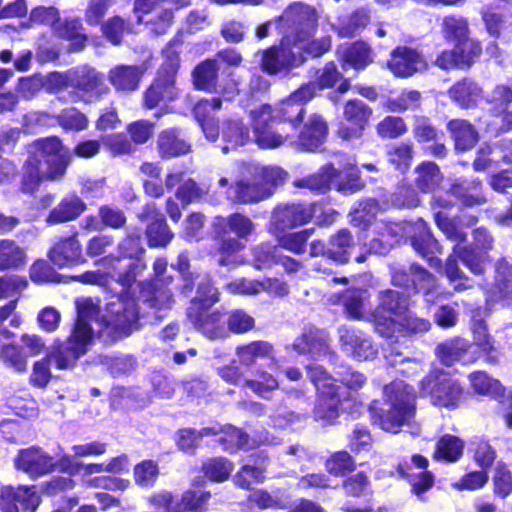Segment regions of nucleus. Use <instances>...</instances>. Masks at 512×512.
<instances>
[{
  "label": "nucleus",
  "instance_id": "f257e3e1",
  "mask_svg": "<svg viewBox=\"0 0 512 512\" xmlns=\"http://www.w3.org/2000/svg\"><path fill=\"white\" fill-rule=\"evenodd\" d=\"M94 313L95 309L90 300L78 302V319L67 342L52 347L45 358L33 364L30 375V383L33 386L44 388L48 385L52 377L49 367L51 361H54L59 369H68L86 353L91 342V329L87 326V319Z\"/></svg>",
  "mask_w": 512,
  "mask_h": 512
},
{
  "label": "nucleus",
  "instance_id": "f03ea898",
  "mask_svg": "<svg viewBox=\"0 0 512 512\" xmlns=\"http://www.w3.org/2000/svg\"><path fill=\"white\" fill-rule=\"evenodd\" d=\"M90 300L95 313L87 319V326L91 329V339L95 334H107L111 339L130 335L138 329L139 312L133 298L115 297L107 303L105 312L100 314L97 304L91 298H81L76 301Z\"/></svg>",
  "mask_w": 512,
  "mask_h": 512
},
{
  "label": "nucleus",
  "instance_id": "7ed1b4c3",
  "mask_svg": "<svg viewBox=\"0 0 512 512\" xmlns=\"http://www.w3.org/2000/svg\"><path fill=\"white\" fill-rule=\"evenodd\" d=\"M384 396L388 408L379 415L378 423L383 430L396 433L414 417L413 388L397 380L384 387Z\"/></svg>",
  "mask_w": 512,
  "mask_h": 512
},
{
  "label": "nucleus",
  "instance_id": "20e7f679",
  "mask_svg": "<svg viewBox=\"0 0 512 512\" xmlns=\"http://www.w3.org/2000/svg\"><path fill=\"white\" fill-rule=\"evenodd\" d=\"M118 254H109L102 257L98 264L112 269L113 277L117 276V282L122 286H130L137 273L146 268V264L139 258L144 249L141 246L139 235H128L118 245Z\"/></svg>",
  "mask_w": 512,
  "mask_h": 512
},
{
  "label": "nucleus",
  "instance_id": "39448f33",
  "mask_svg": "<svg viewBox=\"0 0 512 512\" xmlns=\"http://www.w3.org/2000/svg\"><path fill=\"white\" fill-rule=\"evenodd\" d=\"M15 466L31 477H39L56 469L73 475L79 470L81 464L68 454L55 459L40 448L30 447L19 452L15 459Z\"/></svg>",
  "mask_w": 512,
  "mask_h": 512
},
{
  "label": "nucleus",
  "instance_id": "423d86ee",
  "mask_svg": "<svg viewBox=\"0 0 512 512\" xmlns=\"http://www.w3.org/2000/svg\"><path fill=\"white\" fill-rule=\"evenodd\" d=\"M251 118L255 141L261 148L272 149L285 144L293 146L296 143L295 133L285 123L279 122L275 125L271 106L260 105L251 111Z\"/></svg>",
  "mask_w": 512,
  "mask_h": 512
},
{
  "label": "nucleus",
  "instance_id": "0eeeda50",
  "mask_svg": "<svg viewBox=\"0 0 512 512\" xmlns=\"http://www.w3.org/2000/svg\"><path fill=\"white\" fill-rule=\"evenodd\" d=\"M295 185L319 192L327 191L330 185H334L338 191L344 193L354 192L360 188L357 169L352 164L343 168H335L333 165L324 166L317 174L297 181Z\"/></svg>",
  "mask_w": 512,
  "mask_h": 512
},
{
  "label": "nucleus",
  "instance_id": "6e6552de",
  "mask_svg": "<svg viewBox=\"0 0 512 512\" xmlns=\"http://www.w3.org/2000/svg\"><path fill=\"white\" fill-rule=\"evenodd\" d=\"M408 311L407 298L396 291H385L381 294L380 307L374 315L376 332L387 339L401 332L404 323L400 321Z\"/></svg>",
  "mask_w": 512,
  "mask_h": 512
},
{
  "label": "nucleus",
  "instance_id": "1a4fd4ad",
  "mask_svg": "<svg viewBox=\"0 0 512 512\" xmlns=\"http://www.w3.org/2000/svg\"><path fill=\"white\" fill-rule=\"evenodd\" d=\"M29 157H36L48 170L50 180L61 178L72 160V153L66 150L58 137H48L35 141L30 146Z\"/></svg>",
  "mask_w": 512,
  "mask_h": 512
},
{
  "label": "nucleus",
  "instance_id": "9d476101",
  "mask_svg": "<svg viewBox=\"0 0 512 512\" xmlns=\"http://www.w3.org/2000/svg\"><path fill=\"white\" fill-rule=\"evenodd\" d=\"M166 64L155 82L147 89L144 104L147 108L156 107L162 100H173L177 96L175 75L179 66L178 53L171 47L164 51Z\"/></svg>",
  "mask_w": 512,
  "mask_h": 512
},
{
  "label": "nucleus",
  "instance_id": "9b49d317",
  "mask_svg": "<svg viewBox=\"0 0 512 512\" xmlns=\"http://www.w3.org/2000/svg\"><path fill=\"white\" fill-rule=\"evenodd\" d=\"M421 389L430 395L433 405L456 408L463 398L461 385L447 374L434 372L421 381Z\"/></svg>",
  "mask_w": 512,
  "mask_h": 512
},
{
  "label": "nucleus",
  "instance_id": "f8f14e48",
  "mask_svg": "<svg viewBox=\"0 0 512 512\" xmlns=\"http://www.w3.org/2000/svg\"><path fill=\"white\" fill-rule=\"evenodd\" d=\"M319 18V13L314 6L294 1L275 18V23L277 29L283 32H316L319 27Z\"/></svg>",
  "mask_w": 512,
  "mask_h": 512
},
{
  "label": "nucleus",
  "instance_id": "ddd939ff",
  "mask_svg": "<svg viewBox=\"0 0 512 512\" xmlns=\"http://www.w3.org/2000/svg\"><path fill=\"white\" fill-rule=\"evenodd\" d=\"M24 29L35 27H48L52 32H81L83 30L82 19L78 16H60L55 6L39 5L33 7L28 18L21 23Z\"/></svg>",
  "mask_w": 512,
  "mask_h": 512
},
{
  "label": "nucleus",
  "instance_id": "4468645a",
  "mask_svg": "<svg viewBox=\"0 0 512 512\" xmlns=\"http://www.w3.org/2000/svg\"><path fill=\"white\" fill-rule=\"evenodd\" d=\"M435 221L439 229L446 237L456 245L453 248L454 254L459 256L462 263L475 275L484 273L485 258L479 256L476 252L468 247H462L460 244L466 240V234L456 225L455 221L450 219L444 212L435 213Z\"/></svg>",
  "mask_w": 512,
  "mask_h": 512
},
{
  "label": "nucleus",
  "instance_id": "2eb2a0df",
  "mask_svg": "<svg viewBox=\"0 0 512 512\" xmlns=\"http://www.w3.org/2000/svg\"><path fill=\"white\" fill-rule=\"evenodd\" d=\"M314 96L315 85L305 84L272 109V117L280 119L295 133L304 114V105Z\"/></svg>",
  "mask_w": 512,
  "mask_h": 512
},
{
  "label": "nucleus",
  "instance_id": "dca6fc26",
  "mask_svg": "<svg viewBox=\"0 0 512 512\" xmlns=\"http://www.w3.org/2000/svg\"><path fill=\"white\" fill-rule=\"evenodd\" d=\"M72 87L79 98L88 103L100 99L109 92L103 74L88 66L72 70Z\"/></svg>",
  "mask_w": 512,
  "mask_h": 512
},
{
  "label": "nucleus",
  "instance_id": "f3484780",
  "mask_svg": "<svg viewBox=\"0 0 512 512\" xmlns=\"http://www.w3.org/2000/svg\"><path fill=\"white\" fill-rule=\"evenodd\" d=\"M372 109L361 100L348 101L343 110L344 121L338 135L344 140L359 138L372 116Z\"/></svg>",
  "mask_w": 512,
  "mask_h": 512
},
{
  "label": "nucleus",
  "instance_id": "a211bd4d",
  "mask_svg": "<svg viewBox=\"0 0 512 512\" xmlns=\"http://www.w3.org/2000/svg\"><path fill=\"white\" fill-rule=\"evenodd\" d=\"M339 342L341 350L349 357L358 361L373 359L378 349L370 336L361 330L342 327L339 329Z\"/></svg>",
  "mask_w": 512,
  "mask_h": 512
},
{
  "label": "nucleus",
  "instance_id": "6ab92c4d",
  "mask_svg": "<svg viewBox=\"0 0 512 512\" xmlns=\"http://www.w3.org/2000/svg\"><path fill=\"white\" fill-rule=\"evenodd\" d=\"M303 63V55L294 49L292 43H286V36L277 47L267 50L262 58V67L269 74L290 70Z\"/></svg>",
  "mask_w": 512,
  "mask_h": 512
},
{
  "label": "nucleus",
  "instance_id": "aec40b11",
  "mask_svg": "<svg viewBox=\"0 0 512 512\" xmlns=\"http://www.w3.org/2000/svg\"><path fill=\"white\" fill-rule=\"evenodd\" d=\"M411 227V223L376 222L374 224L376 236L370 241V250L376 254H386L410 232Z\"/></svg>",
  "mask_w": 512,
  "mask_h": 512
},
{
  "label": "nucleus",
  "instance_id": "412c9836",
  "mask_svg": "<svg viewBox=\"0 0 512 512\" xmlns=\"http://www.w3.org/2000/svg\"><path fill=\"white\" fill-rule=\"evenodd\" d=\"M252 178H243L230 186L227 195L233 202L237 203H253L262 201L272 195V190L267 187H261L259 180L251 168H246Z\"/></svg>",
  "mask_w": 512,
  "mask_h": 512
},
{
  "label": "nucleus",
  "instance_id": "4be33fe9",
  "mask_svg": "<svg viewBox=\"0 0 512 512\" xmlns=\"http://www.w3.org/2000/svg\"><path fill=\"white\" fill-rule=\"evenodd\" d=\"M187 316L194 327L207 338L221 339L226 337L227 331L224 327L220 311L208 313L207 310L200 311V308L194 305L188 308Z\"/></svg>",
  "mask_w": 512,
  "mask_h": 512
},
{
  "label": "nucleus",
  "instance_id": "5701e85b",
  "mask_svg": "<svg viewBox=\"0 0 512 512\" xmlns=\"http://www.w3.org/2000/svg\"><path fill=\"white\" fill-rule=\"evenodd\" d=\"M143 221L152 220L147 227L148 243L151 247H164L173 238L162 215H160L154 204H147L139 215Z\"/></svg>",
  "mask_w": 512,
  "mask_h": 512
},
{
  "label": "nucleus",
  "instance_id": "b1692460",
  "mask_svg": "<svg viewBox=\"0 0 512 512\" xmlns=\"http://www.w3.org/2000/svg\"><path fill=\"white\" fill-rule=\"evenodd\" d=\"M326 135V122L322 117L312 115L305 123L300 133L295 134L296 143H293V146L305 151H314L323 143Z\"/></svg>",
  "mask_w": 512,
  "mask_h": 512
},
{
  "label": "nucleus",
  "instance_id": "393cba45",
  "mask_svg": "<svg viewBox=\"0 0 512 512\" xmlns=\"http://www.w3.org/2000/svg\"><path fill=\"white\" fill-rule=\"evenodd\" d=\"M388 67L397 77H409L424 69L425 63L415 50L399 47L393 51Z\"/></svg>",
  "mask_w": 512,
  "mask_h": 512
},
{
  "label": "nucleus",
  "instance_id": "a878e982",
  "mask_svg": "<svg viewBox=\"0 0 512 512\" xmlns=\"http://www.w3.org/2000/svg\"><path fill=\"white\" fill-rule=\"evenodd\" d=\"M492 301H503L512 305V266L506 260H500L495 266V283L486 288Z\"/></svg>",
  "mask_w": 512,
  "mask_h": 512
},
{
  "label": "nucleus",
  "instance_id": "bb28decb",
  "mask_svg": "<svg viewBox=\"0 0 512 512\" xmlns=\"http://www.w3.org/2000/svg\"><path fill=\"white\" fill-rule=\"evenodd\" d=\"M236 356L239 363L244 367L253 366L259 359H268L267 368L273 370L277 364L274 357L273 346L266 341H252L236 348Z\"/></svg>",
  "mask_w": 512,
  "mask_h": 512
},
{
  "label": "nucleus",
  "instance_id": "cd10ccee",
  "mask_svg": "<svg viewBox=\"0 0 512 512\" xmlns=\"http://www.w3.org/2000/svg\"><path fill=\"white\" fill-rule=\"evenodd\" d=\"M349 394L345 390L335 393L318 394L317 403L314 409V419L322 425L333 424L339 416L341 402L348 399Z\"/></svg>",
  "mask_w": 512,
  "mask_h": 512
},
{
  "label": "nucleus",
  "instance_id": "c85d7f7f",
  "mask_svg": "<svg viewBox=\"0 0 512 512\" xmlns=\"http://www.w3.org/2000/svg\"><path fill=\"white\" fill-rule=\"evenodd\" d=\"M311 210L302 204L279 206L275 209L271 223L276 230L292 228L307 223L311 218Z\"/></svg>",
  "mask_w": 512,
  "mask_h": 512
},
{
  "label": "nucleus",
  "instance_id": "c756f323",
  "mask_svg": "<svg viewBox=\"0 0 512 512\" xmlns=\"http://www.w3.org/2000/svg\"><path fill=\"white\" fill-rule=\"evenodd\" d=\"M414 231L415 235L411 237V245L423 257H427L431 266L439 267L441 261L438 258L430 257L434 253H440V247L437 240L429 232L426 224L423 221H418L412 224L410 232Z\"/></svg>",
  "mask_w": 512,
  "mask_h": 512
},
{
  "label": "nucleus",
  "instance_id": "7c9ffc66",
  "mask_svg": "<svg viewBox=\"0 0 512 512\" xmlns=\"http://www.w3.org/2000/svg\"><path fill=\"white\" fill-rule=\"evenodd\" d=\"M49 258L59 267L79 263L82 260V249L77 237L60 239L49 251Z\"/></svg>",
  "mask_w": 512,
  "mask_h": 512
},
{
  "label": "nucleus",
  "instance_id": "2f4dec72",
  "mask_svg": "<svg viewBox=\"0 0 512 512\" xmlns=\"http://www.w3.org/2000/svg\"><path fill=\"white\" fill-rule=\"evenodd\" d=\"M472 348L468 340L456 337L439 344L436 355L443 364L450 366L457 361H474L475 357L468 356Z\"/></svg>",
  "mask_w": 512,
  "mask_h": 512
},
{
  "label": "nucleus",
  "instance_id": "473e14b6",
  "mask_svg": "<svg viewBox=\"0 0 512 512\" xmlns=\"http://www.w3.org/2000/svg\"><path fill=\"white\" fill-rule=\"evenodd\" d=\"M286 43H292L294 49L299 50L303 55L319 57L331 48V40L328 36L319 39L314 34H286Z\"/></svg>",
  "mask_w": 512,
  "mask_h": 512
},
{
  "label": "nucleus",
  "instance_id": "72a5a7b5",
  "mask_svg": "<svg viewBox=\"0 0 512 512\" xmlns=\"http://www.w3.org/2000/svg\"><path fill=\"white\" fill-rule=\"evenodd\" d=\"M395 285L409 288L413 286L416 291H423L425 295L431 293L436 287L435 278L426 270L413 265L410 268V276L405 272H397L393 275Z\"/></svg>",
  "mask_w": 512,
  "mask_h": 512
},
{
  "label": "nucleus",
  "instance_id": "f704fd0d",
  "mask_svg": "<svg viewBox=\"0 0 512 512\" xmlns=\"http://www.w3.org/2000/svg\"><path fill=\"white\" fill-rule=\"evenodd\" d=\"M145 69L142 66L118 65L109 71L108 79L117 91H134L138 88Z\"/></svg>",
  "mask_w": 512,
  "mask_h": 512
},
{
  "label": "nucleus",
  "instance_id": "c9c22d12",
  "mask_svg": "<svg viewBox=\"0 0 512 512\" xmlns=\"http://www.w3.org/2000/svg\"><path fill=\"white\" fill-rule=\"evenodd\" d=\"M338 55L343 62L342 67L344 70L348 68L361 70L372 62L370 48L364 42L341 45L338 48Z\"/></svg>",
  "mask_w": 512,
  "mask_h": 512
},
{
  "label": "nucleus",
  "instance_id": "e433bc0d",
  "mask_svg": "<svg viewBox=\"0 0 512 512\" xmlns=\"http://www.w3.org/2000/svg\"><path fill=\"white\" fill-rule=\"evenodd\" d=\"M214 226L219 227L223 232H230L237 236L239 239H248L255 230V224L246 215L241 213H234L226 218L216 217Z\"/></svg>",
  "mask_w": 512,
  "mask_h": 512
},
{
  "label": "nucleus",
  "instance_id": "4c0bfd02",
  "mask_svg": "<svg viewBox=\"0 0 512 512\" xmlns=\"http://www.w3.org/2000/svg\"><path fill=\"white\" fill-rule=\"evenodd\" d=\"M86 209L85 203L77 196H68L51 210L47 222L50 224L72 221Z\"/></svg>",
  "mask_w": 512,
  "mask_h": 512
},
{
  "label": "nucleus",
  "instance_id": "58836bf2",
  "mask_svg": "<svg viewBox=\"0 0 512 512\" xmlns=\"http://www.w3.org/2000/svg\"><path fill=\"white\" fill-rule=\"evenodd\" d=\"M293 348L301 354L320 355L328 350L327 337L323 331L311 328L295 340Z\"/></svg>",
  "mask_w": 512,
  "mask_h": 512
},
{
  "label": "nucleus",
  "instance_id": "ea45409f",
  "mask_svg": "<svg viewBox=\"0 0 512 512\" xmlns=\"http://www.w3.org/2000/svg\"><path fill=\"white\" fill-rule=\"evenodd\" d=\"M277 367L278 363L273 370H264L263 368L256 369L253 377L245 380V387L249 388L258 396L266 398L269 393L277 390L279 387V382L275 376Z\"/></svg>",
  "mask_w": 512,
  "mask_h": 512
},
{
  "label": "nucleus",
  "instance_id": "a19ab883",
  "mask_svg": "<svg viewBox=\"0 0 512 512\" xmlns=\"http://www.w3.org/2000/svg\"><path fill=\"white\" fill-rule=\"evenodd\" d=\"M224 449L229 452H234L237 449H253L259 444H276L274 439L270 440L265 437L260 440H250L248 435L235 427H228L224 432V437L220 439Z\"/></svg>",
  "mask_w": 512,
  "mask_h": 512
},
{
  "label": "nucleus",
  "instance_id": "79ce46f5",
  "mask_svg": "<svg viewBox=\"0 0 512 512\" xmlns=\"http://www.w3.org/2000/svg\"><path fill=\"white\" fill-rule=\"evenodd\" d=\"M372 22V10L369 7H358L350 13L338 17L339 32L365 30L371 26Z\"/></svg>",
  "mask_w": 512,
  "mask_h": 512
},
{
  "label": "nucleus",
  "instance_id": "37998d69",
  "mask_svg": "<svg viewBox=\"0 0 512 512\" xmlns=\"http://www.w3.org/2000/svg\"><path fill=\"white\" fill-rule=\"evenodd\" d=\"M457 150L466 151L474 147L478 134L473 126L465 120H452L448 123Z\"/></svg>",
  "mask_w": 512,
  "mask_h": 512
},
{
  "label": "nucleus",
  "instance_id": "c03bdc74",
  "mask_svg": "<svg viewBox=\"0 0 512 512\" xmlns=\"http://www.w3.org/2000/svg\"><path fill=\"white\" fill-rule=\"evenodd\" d=\"M474 344L485 354L490 364L498 363V350L493 338L488 333L487 325L482 320H474L472 324Z\"/></svg>",
  "mask_w": 512,
  "mask_h": 512
},
{
  "label": "nucleus",
  "instance_id": "a18cd8bd",
  "mask_svg": "<svg viewBox=\"0 0 512 512\" xmlns=\"http://www.w3.org/2000/svg\"><path fill=\"white\" fill-rule=\"evenodd\" d=\"M482 89L473 81L464 79L456 83L450 90V97L460 106L468 108L480 99Z\"/></svg>",
  "mask_w": 512,
  "mask_h": 512
},
{
  "label": "nucleus",
  "instance_id": "49530a36",
  "mask_svg": "<svg viewBox=\"0 0 512 512\" xmlns=\"http://www.w3.org/2000/svg\"><path fill=\"white\" fill-rule=\"evenodd\" d=\"M157 144L162 158L177 157L190 151V145L180 139L174 131L162 132Z\"/></svg>",
  "mask_w": 512,
  "mask_h": 512
},
{
  "label": "nucleus",
  "instance_id": "de8ad7c7",
  "mask_svg": "<svg viewBox=\"0 0 512 512\" xmlns=\"http://www.w3.org/2000/svg\"><path fill=\"white\" fill-rule=\"evenodd\" d=\"M480 190V182L473 181L469 183H455L451 186L449 193L461 199L464 205L475 206L481 205L486 201Z\"/></svg>",
  "mask_w": 512,
  "mask_h": 512
},
{
  "label": "nucleus",
  "instance_id": "09e8293b",
  "mask_svg": "<svg viewBox=\"0 0 512 512\" xmlns=\"http://www.w3.org/2000/svg\"><path fill=\"white\" fill-rule=\"evenodd\" d=\"M48 177V170L36 157H29L25 164V173L22 180V190L27 193L34 192L40 181Z\"/></svg>",
  "mask_w": 512,
  "mask_h": 512
},
{
  "label": "nucleus",
  "instance_id": "8fccbe9b",
  "mask_svg": "<svg viewBox=\"0 0 512 512\" xmlns=\"http://www.w3.org/2000/svg\"><path fill=\"white\" fill-rule=\"evenodd\" d=\"M416 185L423 192L434 191L442 180L438 166L433 162H424L416 168Z\"/></svg>",
  "mask_w": 512,
  "mask_h": 512
},
{
  "label": "nucleus",
  "instance_id": "3c124183",
  "mask_svg": "<svg viewBox=\"0 0 512 512\" xmlns=\"http://www.w3.org/2000/svg\"><path fill=\"white\" fill-rule=\"evenodd\" d=\"M471 388L480 395H500L503 393L501 383L490 377L486 372L476 371L468 376Z\"/></svg>",
  "mask_w": 512,
  "mask_h": 512
},
{
  "label": "nucleus",
  "instance_id": "603ef678",
  "mask_svg": "<svg viewBox=\"0 0 512 512\" xmlns=\"http://www.w3.org/2000/svg\"><path fill=\"white\" fill-rule=\"evenodd\" d=\"M463 448L464 444L458 437L444 435L437 442L434 458L454 462L462 455Z\"/></svg>",
  "mask_w": 512,
  "mask_h": 512
},
{
  "label": "nucleus",
  "instance_id": "864d4df0",
  "mask_svg": "<svg viewBox=\"0 0 512 512\" xmlns=\"http://www.w3.org/2000/svg\"><path fill=\"white\" fill-rule=\"evenodd\" d=\"M251 264L258 270L270 268L278 263L279 249L269 243H261L252 249Z\"/></svg>",
  "mask_w": 512,
  "mask_h": 512
},
{
  "label": "nucleus",
  "instance_id": "5fc2aeb1",
  "mask_svg": "<svg viewBox=\"0 0 512 512\" xmlns=\"http://www.w3.org/2000/svg\"><path fill=\"white\" fill-rule=\"evenodd\" d=\"M0 360L14 371L23 373L27 370V355L22 348L7 344L0 349Z\"/></svg>",
  "mask_w": 512,
  "mask_h": 512
},
{
  "label": "nucleus",
  "instance_id": "6e6d98bb",
  "mask_svg": "<svg viewBox=\"0 0 512 512\" xmlns=\"http://www.w3.org/2000/svg\"><path fill=\"white\" fill-rule=\"evenodd\" d=\"M457 36V39L455 40V47L454 51L458 58H460L462 55L464 58L467 56V61L463 62V67H469L475 59H477L481 54V46L478 42L473 40L472 38L468 37L467 34H455Z\"/></svg>",
  "mask_w": 512,
  "mask_h": 512
},
{
  "label": "nucleus",
  "instance_id": "4d7b16f0",
  "mask_svg": "<svg viewBox=\"0 0 512 512\" xmlns=\"http://www.w3.org/2000/svg\"><path fill=\"white\" fill-rule=\"evenodd\" d=\"M352 237L348 230H340L330 240V246L328 247V258L336 262L347 261V251L351 247Z\"/></svg>",
  "mask_w": 512,
  "mask_h": 512
},
{
  "label": "nucleus",
  "instance_id": "13d9d810",
  "mask_svg": "<svg viewBox=\"0 0 512 512\" xmlns=\"http://www.w3.org/2000/svg\"><path fill=\"white\" fill-rule=\"evenodd\" d=\"M223 138L231 148L243 146L250 139L249 129L239 120L229 121L223 128Z\"/></svg>",
  "mask_w": 512,
  "mask_h": 512
},
{
  "label": "nucleus",
  "instance_id": "bf43d9fd",
  "mask_svg": "<svg viewBox=\"0 0 512 512\" xmlns=\"http://www.w3.org/2000/svg\"><path fill=\"white\" fill-rule=\"evenodd\" d=\"M458 255L452 254L448 257L444 266V273L451 284L454 286V290L457 292L464 291L472 287L468 277L461 271L456 262Z\"/></svg>",
  "mask_w": 512,
  "mask_h": 512
},
{
  "label": "nucleus",
  "instance_id": "052dcab7",
  "mask_svg": "<svg viewBox=\"0 0 512 512\" xmlns=\"http://www.w3.org/2000/svg\"><path fill=\"white\" fill-rule=\"evenodd\" d=\"M24 252L12 241L0 240V269L16 267L23 263Z\"/></svg>",
  "mask_w": 512,
  "mask_h": 512
},
{
  "label": "nucleus",
  "instance_id": "680f3d73",
  "mask_svg": "<svg viewBox=\"0 0 512 512\" xmlns=\"http://www.w3.org/2000/svg\"><path fill=\"white\" fill-rule=\"evenodd\" d=\"M133 474L137 485L150 487L155 483L159 475V467L153 460H143L134 467Z\"/></svg>",
  "mask_w": 512,
  "mask_h": 512
},
{
  "label": "nucleus",
  "instance_id": "e2e57ef3",
  "mask_svg": "<svg viewBox=\"0 0 512 512\" xmlns=\"http://www.w3.org/2000/svg\"><path fill=\"white\" fill-rule=\"evenodd\" d=\"M203 470L210 480L223 482L229 478L233 464L224 458H214L204 464Z\"/></svg>",
  "mask_w": 512,
  "mask_h": 512
},
{
  "label": "nucleus",
  "instance_id": "0e129e2a",
  "mask_svg": "<svg viewBox=\"0 0 512 512\" xmlns=\"http://www.w3.org/2000/svg\"><path fill=\"white\" fill-rule=\"evenodd\" d=\"M257 179L259 180L261 187L273 188L279 184H282L286 179L287 173L280 167H252L251 168Z\"/></svg>",
  "mask_w": 512,
  "mask_h": 512
},
{
  "label": "nucleus",
  "instance_id": "69168bd1",
  "mask_svg": "<svg viewBox=\"0 0 512 512\" xmlns=\"http://www.w3.org/2000/svg\"><path fill=\"white\" fill-rule=\"evenodd\" d=\"M57 121L66 131H82L88 126L86 116L74 108L63 110L57 116Z\"/></svg>",
  "mask_w": 512,
  "mask_h": 512
},
{
  "label": "nucleus",
  "instance_id": "338daca9",
  "mask_svg": "<svg viewBox=\"0 0 512 512\" xmlns=\"http://www.w3.org/2000/svg\"><path fill=\"white\" fill-rule=\"evenodd\" d=\"M376 130L381 138L395 139L406 133L407 127L402 118L387 116L377 124Z\"/></svg>",
  "mask_w": 512,
  "mask_h": 512
},
{
  "label": "nucleus",
  "instance_id": "774afa93",
  "mask_svg": "<svg viewBox=\"0 0 512 512\" xmlns=\"http://www.w3.org/2000/svg\"><path fill=\"white\" fill-rule=\"evenodd\" d=\"M148 502L159 512H182L180 500L175 501L173 494L167 490H160L148 497Z\"/></svg>",
  "mask_w": 512,
  "mask_h": 512
}]
</instances>
